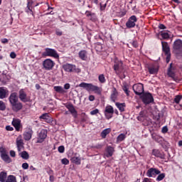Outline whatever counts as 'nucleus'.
<instances>
[{"label": "nucleus", "instance_id": "680f3d73", "mask_svg": "<svg viewBox=\"0 0 182 182\" xmlns=\"http://www.w3.org/2000/svg\"><path fill=\"white\" fill-rule=\"evenodd\" d=\"M10 156L11 157H15L16 156V154L15 153V151H10Z\"/></svg>", "mask_w": 182, "mask_h": 182}, {"label": "nucleus", "instance_id": "412c9836", "mask_svg": "<svg viewBox=\"0 0 182 182\" xmlns=\"http://www.w3.org/2000/svg\"><path fill=\"white\" fill-rule=\"evenodd\" d=\"M65 107L69 110L70 113L73 116V117H77V111L75 109V107L72 104H68Z\"/></svg>", "mask_w": 182, "mask_h": 182}, {"label": "nucleus", "instance_id": "1a4fd4ad", "mask_svg": "<svg viewBox=\"0 0 182 182\" xmlns=\"http://www.w3.org/2000/svg\"><path fill=\"white\" fill-rule=\"evenodd\" d=\"M104 114L107 120H110L112 117H113V114H114V109L112 105H107L105 107Z\"/></svg>", "mask_w": 182, "mask_h": 182}, {"label": "nucleus", "instance_id": "393cba45", "mask_svg": "<svg viewBox=\"0 0 182 182\" xmlns=\"http://www.w3.org/2000/svg\"><path fill=\"white\" fill-rule=\"evenodd\" d=\"M150 75H157L159 73V67L157 65H151L148 67Z\"/></svg>", "mask_w": 182, "mask_h": 182}, {"label": "nucleus", "instance_id": "a19ab883", "mask_svg": "<svg viewBox=\"0 0 182 182\" xmlns=\"http://www.w3.org/2000/svg\"><path fill=\"white\" fill-rule=\"evenodd\" d=\"M6 182H16V177L14 175H10L7 177Z\"/></svg>", "mask_w": 182, "mask_h": 182}, {"label": "nucleus", "instance_id": "13d9d810", "mask_svg": "<svg viewBox=\"0 0 182 182\" xmlns=\"http://www.w3.org/2000/svg\"><path fill=\"white\" fill-rule=\"evenodd\" d=\"M55 34L57 35V36H62L63 33L60 30H56L55 31Z\"/></svg>", "mask_w": 182, "mask_h": 182}, {"label": "nucleus", "instance_id": "79ce46f5", "mask_svg": "<svg viewBox=\"0 0 182 182\" xmlns=\"http://www.w3.org/2000/svg\"><path fill=\"white\" fill-rule=\"evenodd\" d=\"M98 80L100 83H106V78L105 77V75L101 74L98 77Z\"/></svg>", "mask_w": 182, "mask_h": 182}, {"label": "nucleus", "instance_id": "052dcab7", "mask_svg": "<svg viewBox=\"0 0 182 182\" xmlns=\"http://www.w3.org/2000/svg\"><path fill=\"white\" fill-rule=\"evenodd\" d=\"M10 58H11V59H15V58H16V54L15 53V52H11L10 53Z\"/></svg>", "mask_w": 182, "mask_h": 182}, {"label": "nucleus", "instance_id": "3c124183", "mask_svg": "<svg viewBox=\"0 0 182 182\" xmlns=\"http://www.w3.org/2000/svg\"><path fill=\"white\" fill-rule=\"evenodd\" d=\"M47 173L50 176H53V170H52V168H50V167H48L47 168Z\"/></svg>", "mask_w": 182, "mask_h": 182}, {"label": "nucleus", "instance_id": "473e14b6", "mask_svg": "<svg viewBox=\"0 0 182 182\" xmlns=\"http://www.w3.org/2000/svg\"><path fill=\"white\" fill-rule=\"evenodd\" d=\"M6 97V89L4 87H0V99Z\"/></svg>", "mask_w": 182, "mask_h": 182}, {"label": "nucleus", "instance_id": "aec40b11", "mask_svg": "<svg viewBox=\"0 0 182 182\" xmlns=\"http://www.w3.org/2000/svg\"><path fill=\"white\" fill-rule=\"evenodd\" d=\"M32 134H33V131L32 128H28L24 133H23V139L26 141H29L31 139H32Z\"/></svg>", "mask_w": 182, "mask_h": 182}, {"label": "nucleus", "instance_id": "f257e3e1", "mask_svg": "<svg viewBox=\"0 0 182 182\" xmlns=\"http://www.w3.org/2000/svg\"><path fill=\"white\" fill-rule=\"evenodd\" d=\"M9 100L13 112L18 113V112H21V110L23 109V104L19 101L18 93H11L10 96L9 97Z\"/></svg>", "mask_w": 182, "mask_h": 182}, {"label": "nucleus", "instance_id": "bf43d9fd", "mask_svg": "<svg viewBox=\"0 0 182 182\" xmlns=\"http://www.w3.org/2000/svg\"><path fill=\"white\" fill-rule=\"evenodd\" d=\"M64 89H65V90H68V89H70V84H69V83L65 84Z\"/></svg>", "mask_w": 182, "mask_h": 182}, {"label": "nucleus", "instance_id": "5fc2aeb1", "mask_svg": "<svg viewBox=\"0 0 182 182\" xmlns=\"http://www.w3.org/2000/svg\"><path fill=\"white\" fill-rule=\"evenodd\" d=\"M161 132L162 133H164V134H165V133H167L168 132V128L167 127V126L162 127Z\"/></svg>", "mask_w": 182, "mask_h": 182}, {"label": "nucleus", "instance_id": "20e7f679", "mask_svg": "<svg viewBox=\"0 0 182 182\" xmlns=\"http://www.w3.org/2000/svg\"><path fill=\"white\" fill-rule=\"evenodd\" d=\"M42 56L44 58H46V56H50L51 58L58 59V58H59V54H58V51L53 48H46L44 52L42 53Z\"/></svg>", "mask_w": 182, "mask_h": 182}, {"label": "nucleus", "instance_id": "de8ad7c7", "mask_svg": "<svg viewBox=\"0 0 182 182\" xmlns=\"http://www.w3.org/2000/svg\"><path fill=\"white\" fill-rule=\"evenodd\" d=\"M62 164H64L65 166H68L69 164V160L66 158H64L61 160Z\"/></svg>", "mask_w": 182, "mask_h": 182}, {"label": "nucleus", "instance_id": "4be33fe9", "mask_svg": "<svg viewBox=\"0 0 182 182\" xmlns=\"http://www.w3.org/2000/svg\"><path fill=\"white\" fill-rule=\"evenodd\" d=\"M33 4V1L32 0H28L27 1V6L25 9V11L27 14H29L30 15H33V11H32L33 7L32 5Z\"/></svg>", "mask_w": 182, "mask_h": 182}, {"label": "nucleus", "instance_id": "39448f33", "mask_svg": "<svg viewBox=\"0 0 182 182\" xmlns=\"http://www.w3.org/2000/svg\"><path fill=\"white\" fill-rule=\"evenodd\" d=\"M141 99L144 103V105H150V103H154V98L153 95L150 92H144L141 95Z\"/></svg>", "mask_w": 182, "mask_h": 182}, {"label": "nucleus", "instance_id": "4c0bfd02", "mask_svg": "<svg viewBox=\"0 0 182 182\" xmlns=\"http://www.w3.org/2000/svg\"><path fill=\"white\" fill-rule=\"evenodd\" d=\"M54 90L57 92V93H65V91L62 86H55Z\"/></svg>", "mask_w": 182, "mask_h": 182}, {"label": "nucleus", "instance_id": "37998d69", "mask_svg": "<svg viewBox=\"0 0 182 182\" xmlns=\"http://www.w3.org/2000/svg\"><path fill=\"white\" fill-rule=\"evenodd\" d=\"M164 177H166V173H164L158 174L156 181H161L164 178Z\"/></svg>", "mask_w": 182, "mask_h": 182}, {"label": "nucleus", "instance_id": "2f4dec72", "mask_svg": "<svg viewBox=\"0 0 182 182\" xmlns=\"http://www.w3.org/2000/svg\"><path fill=\"white\" fill-rule=\"evenodd\" d=\"M146 119V111L143 110L139 112V116L137 117L139 122H144Z\"/></svg>", "mask_w": 182, "mask_h": 182}, {"label": "nucleus", "instance_id": "5701e85b", "mask_svg": "<svg viewBox=\"0 0 182 182\" xmlns=\"http://www.w3.org/2000/svg\"><path fill=\"white\" fill-rule=\"evenodd\" d=\"M85 15L87 18H89L90 21H92V22L96 21V20L97 19V17L96 16V14L92 13V11H86Z\"/></svg>", "mask_w": 182, "mask_h": 182}, {"label": "nucleus", "instance_id": "c03bdc74", "mask_svg": "<svg viewBox=\"0 0 182 182\" xmlns=\"http://www.w3.org/2000/svg\"><path fill=\"white\" fill-rule=\"evenodd\" d=\"M122 90H124V92L127 95V96L130 95V91L129 90V87H127V85H124L122 87Z\"/></svg>", "mask_w": 182, "mask_h": 182}, {"label": "nucleus", "instance_id": "423d86ee", "mask_svg": "<svg viewBox=\"0 0 182 182\" xmlns=\"http://www.w3.org/2000/svg\"><path fill=\"white\" fill-rule=\"evenodd\" d=\"M113 69L117 75L123 72V61L119 60L117 58L114 59Z\"/></svg>", "mask_w": 182, "mask_h": 182}, {"label": "nucleus", "instance_id": "338daca9", "mask_svg": "<svg viewBox=\"0 0 182 182\" xmlns=\"http://www.w3.org/2000/svg\"><path fill=\"white\" fill-rule=\"evenodd\" d=\"M103 147V145L98 144L95 146V149H102Z\"/></svg>", "mask_w": 182, "mask_h": 182}, {"label": "nucleus", "instance_id": "9b49d317", "mask_svg": "<svg viewBox=\"0 0 182 182\" xmlns=\"http://www.w3.org/2000/svg\"><path fill=\"white\" fill-rule=\"evenodd\" d=\"M173 51L176 55H182V41L178 39L174 41L173 45Z\"/></svg>", "mask_w": 182, "mask_h": 182}, {"label": "nucleus", "instance_id": "ddd939ff", "mask_svg": "<svg viewBox=\"0 0 182 182\" xmlns=\"http://www.w3.org/2000/svg\"><path fill=\"white\" fill-rule=\"evenodd\" d=\"M18 97L21 100V102H23V103H28V102H29V97H28V95L25 92L24 89H21L18 91Z\"/></svg>", "mask_w": 182, "mask_h": 182}, {"label": "nucleus", "instance_id": "c9c22d12", "mask_svg": "<svg viewBox=\"0 0 182 182\" xmlns=\"http://www.w3.org/2000/svg\"><path fill=\"white\" fill-rule=\"evenodd\" d=\"M18 156H20V157H22L23 160H28V159H29V154H28L26 151L20 152Z\"/></svg>", "mask_w": 182, "mask_h": 182}, {"label": "nucleus", "instance_id": "6e6552de", "mask_svg": "<svg viewBox=\"0 0 182 182\" xmlns=\"http://www.w3.org/2000/svg\"><path fill=\"white\" fill-rule=\"evenodd\" d=\"M55 67V61L50 58H47L43 61V69L44 70H52Z\"/></svg>", "mask_w": 182, "mask_h": 182}, {"label": "nucleus", "instance_id": "b1692460", "mask_svg": "<svg viewBox=\"0 0 182 182\" xmlns=\"http://www.w3.org/2000/svg\"><path fill=\"white\" fill-rule=\"evenodd\" d=\"M41 120H44L46 123L52 122V117L49 115V113H44L40 116Z\"/></svg>", "mask_w": 182, "mask_h": 182}, {"label": "nucleus", "instance_id": "603ef678", "mask_svg": "<svg viewBox=\"0 0 182 182\" xmlns=\"http://www.w3.org/2000/svg\"><path fill=\"white\" fill-rule=\"evenodd\" d=\"M59 153H65V146H60L58 149Z\"/></svg>", "mask_w": 182, "mask_h": 182}, {"label": "nucleus", "instance_id": "58836bf2", "mask_svg": "<svg viewBox=\"0 0 182 182\" xmlns=\"http://www.w3.org/2000/svg\"><path fill=\"white\" fill-rule=\"evenodd\" d=\"M161 36L162 39H170V34L167 31L161 32Z\"/></svg>", "mask_w": 182, "mask_h": 182}, {"label": "nucleus", "instance_id": "8fccbe9b", "mask_svg": "<svg viewBox=\"0 0 182 182\" xmlns=\"http://www.w3.org/2000/svg\"><path fill=\"white\" fill-rule=\"evenodd\" d=\"M126 14H127L126 10L121 11L119 12V16H120V18H123V16H124Z\"/></svg>", "mask_w": 182, "mask_h": 182}, {"label": "nucleus", "instance_id": "49530a36", "mask_svg": "<svg viewBox=\"0 0 182 182\" xmlns=\"http://www.w3.org/2000/svg\"><path fill=\"white\" fill-rule=\"evenodd\" d=\"M5 109H6L5 103H4V101H0V110H5Z\"/></svg>", "mask_w": 182, "mask_h": 182}, {"label": "nucleus", "instance_id": "f03ea898", "mask_svg": "<svg viewBox=\"0 0 182 182\" xmlns=\"http://www.w3.org/2000/svg\"><path fill=\"white\" fill-rule=\"evenodd\" d=\"M79 87H83V89H85L87 92H95L98 95H100V93H102V91H100V87L94 85L92 83L81 82L79 85Z\"/></svg>", "mask_w": 182, "mask_h": 182}, {"label": "nucleus", "instance_id": "0e129e2a", "mask_svg": "<svg viewBox=\"0 0 182 182\" xmlns=\"http://www.w3.org/2000/svg\"><path fill=\"white\" fill-rule=\"evenodd\" d=\"M49 181H50V182L55 181V176H53V175H50V178H49Z\"/></svg>", "mask_w": 182, "mask_h": 182}, {"label": "nucleus", "instance_id": "69168bd1", "mask_svg": "<svg viewBox=\"0 0 182 182\" xmlns=\"http://www.w3.org/2000/svg\"><path fill=\"white\" fill-rule=\"evenodd\" d=\"M8 42H9L8 38L1 39V43H8Z\"/></svg>", "mask_w": 182, "mask_h": 182}, {"label": "nucleus", "instance_id": "f3484780", "mask_svg": "<svg viewBox=\"0 0 182 182\" xmlns=\"http://www.w3.org/2000/svg\"><path fill=\"white\" fill-rule=\"evenodd\" d=\"M63 69L65 72H69L71 73L72 72H76V65L73 64L66 63L63 66Z\"/></svg>", "mask_w": 182, "mask_h": 182}, {"label": "nucleus", "instance_id": "6ab92c4d", "mask_svg": "<svg viewBox=\"0 0 182 182\" xmlns=\"http://www.w3.org/2000/svg\"><path fill=\"white\" fill-rule=\"evenodd\" d=\"M114 154V148L112 146H107V147L105 148V152L104 154V156H105V157H112V156H113V154Z\"/></svg>", "mask_w": 182, "mask_h": 182}, {"label": "nucleus", "instance_id": "7ed1b4c3", "mask_svg": "<svg viewBox=\"0 0 182 182\" xmlns=\"http://www.w3.org/2000/svg\"><path fill=\"white\" fill-rule=\"evenodd\" d=\"M162 51L166 56V63L170 62V59H171V53L170 52V46H168V43L166 41H161Z\"/></svg>", "mask_w": 182, "mask_h": 182}, {"label": "nucleus", "instance_id": "9d476101", "mask_svg": "<svg viewBox=\"0 0 182 182\" xmlns=\"http://www.w3.org/2000/svg\"><path fill=\"white\" fill-rule=\"evenodd\" d=\"M132 89L137 96H141L144 93V86L141 83L134 84Z\"/></svg>", "mask_w": 182, "mask_h": 182}, {"label": "nucleus", "instance_id": "e2e57ef3", "mask_svg": "<svg viewBox=\"0 0 182 182\" xmlns=\"http://www.w3.org/2000/svg\"><path fill=\"white\" fill-rule=\"evenodd\" d=\"M88 99L90 102H93L95 100V95H90Z\"/></svg>", "mask_w": 182, "mask_h": 182}, {"label": "nucleus", "instance_id": "bb28decb", "mask_svg": "<svg viewBox=\"0 0 182 182\" xmlns=\"http://www.w3.org/2000/svg\"><path fill=\"white\" fill-rule=\"evenodd\" d=\"M78 56L81 59V60H87V51H86V50H80L78 53Z\"/></svg>", "mask_w": 182, "mask_h": 182}, {"label": "nucleus", "instance_id": "0eeeda50", "mask_svg": "<svg viewBox=\"0 0 182 182\" xmlns=\"http://www.w3.org/2000/svg\"><path fill=\"white\" fill-rule=\"evenodd\" d=\"M0 156L3 161H5V163H11L12 159L9 157V155H8V152L6 151V149L4 146H0Z\"/></svg>", "mask_w": 182, "mask_h": 182}, {"label": "nucleus", "instance_id": "09e8293b", "mask_svg": "<svg viewBox=\"0 0 182 182\" xmlns=\"http://www.w3.org/2000/svg\"><path fill=\"white\" fill-rule=\"evenodd\" d=\"M131 45L133 46V48H138L139 47V43H137L136 41H134L130 43Z\"/></svg>", "mask_w": 182, "mask_h": 182}, {"label": "nucleus", "instance_id": "864d4df0", "mask_svg": "<svg viewBox=\"0 0 182 182\" xmlns=\"http://www.w3.org/2000/svg\"><path fill=\"white\" fill-rule=\"evenodd\" d=\"M22 168H23V170H28V168H29V164L28 163H23L22 164Z\"/></svg>", "mask_w": 182, "mask_h": 182}, {"label": "nucleus", "instance_id": "72a5a7b5", "mask_svg": "<svg viewBox=\"0 0 182 182\" xmlns=\"http://www.w3.org/2000/svg\"><path fill=\"white\" fill-rule=\"evenodd\" d=\"M72 163H74V164H77L79 166L81 163L80 157L79 156H73L71 158Z\"/></svg>", "mask_w": 182, "mask_h": 182}, {"label": "nucleus", "instance_id": "ea45409f", "mask_svg": "<svg viewBox=\"0 0 182 182\" xmlns=\"http://www.w3.org/2000/svg\"><path fill=\"white\" fill-rule=\"evenodd\" d=\"M124 139H126V134H120L117 137V141L118 143H120L122 141H123V140H124Z\"/></svg>", "mask_w": 182, "mask_h": 182}, {"label": "nucleus", "instance_id": "c85d7f7f", "mask_svg": "<svg viewBox=\"0 0 182 182\" xmlns=\"http://www.w3.org/2000/svg\"><path fill=\"white\" fill-rule=\"evenodd\" d=\"M12 125L15 127L16 132H19L21 130V120L20 119H14L12 122Z\"/></svg>", "mask_w": 182, "mask_h": 182}, {"label": "nucleus", "instance_id": "dca6fc26", "mask_svg": "<svg viewBox=\"0 0 182 182\" xmlns=\"http://www.w3.org/2000/svg\"><path fill=\"white\" fill-rule=\"evenodd\" d=\"M47 136L48 131H46V129H41L38 134L37 143H43Z\"/></svg>", "mask_w": 182, "mask_h": 182}, {"label": "nucleus", "instance_id": "c756f323", "mask_svg": "<svg viewBox=\"0 0 182 182\" xmlns=\"http://www.w3.org/2000/svg\"><path fill=\"white\" fill-rule=\"evenodd\" d=\"M16 146L18 151H22L23 150V140L17 139L16 140Z\"/></svg>", "mask_w": 182, "mask_h": 182}, {"label": "nucleus", "instance_id": "a878e982", "mask_svg": "<svg viewBox=\"0 0 182 182\" xmlns=\"http://www.w3.org/2000/svg\"><path fill=\"white\" fill-rule=\"evenodd\" d=\"M118 96H119V92H117V90H116V88L114 87L112 89V92L111 97H110L112 102H113L114 103V102H116V100H117Z\"/></svg>", "mask_w": 182, "mask_h": 182}, {"label": "nucleus", "instance_id": "4d7b16f0", "mask_svg": "<svg viewBox=\"0 0 182 182\" xmlns=\"http://www.w3.org/2000/svg\"><path fill=\"white\" fill-rule=\"evenodd\" d=\"M6 130H7V132H13L14 127H12L11 125H7L6 126Z\"/></svg>", "mask_w": 182, "mask_h": 182}, {"label": "nucleus", "instance_id": "2eb2a0df", "mask_svg": "<svg viewBox=\"0 0 182 182\" xmlns=\"http://www.w3.org/2000/svg\"><path fill=\"white\" fill-rule=\"evenodd\" d=\"M161 171L156 168H150L146 171V176L147 177H153L154 178L156 177V176H159Z\"/></svg>", "mask_w": 182, "mask_h": 182}, {"label": "nucleus", "instance_id": "7c9ffc66", "mask_svg": "<svg viewBox=\"0 0 182 182\" xmlns=\"http://www.w3.org/2000/svg\"><path fill=\"white\" fill-rule=\"evenodd\" d=\"M115 106H117V109H119V112H121V113H123V112H124V109L126 107V103L116 102Z\"/></svg>", "mask_w": 182, "mask_h": 182}, {"label": "nucleus", "instance_id": "a211bd4d", "mask_svg": "<svg viewBox=\"0 0 182 182\" xmlns=\"http://www.w3.org/2000/svg\"><path fill=\"white\" fill-rule=\"evenodd\" d=\"M152 156L158 157L159 159H161L162 160H164V159H166V155H164V152L159 149H153Z\"/></svg>", "mask_w": 182, "mask_h": 182}, {"label": "nucleus", "instance_id": "774afa93", "mask_svg": "<svg viewBox=\"0 0 182 182\" xmlns=\"http://www.w3.org/2000/svg\"><path fill=\"white\" fill-rule=\"evenodd\" d=\"M159 29H166V26H164V24H159Z\"/></svg>", "mask_w": 182, "mask_h": 182}, {"label": "nucleus", "instance_id": "f704fd0d", "mask_svg": "<svg viewBox=\"0 0 182 182\" xmlns=\"http://www.w3.org/2000/svg\"><path fill=\"white\" fill-rule=\"evenodd\" d=\"M110 132H112V129H110V128H107V129H104L101 132L102 139H106V136H107V134H109V133H110Z\"/></svg>", "mask_w": 182, "mask_h": 182}, {"label": "nucleus", "instance_id": "6e6d98bb", "mask_svg": "<svg viewBox=\"0 0 182 182\" xmlns=\"http://www.w3.org/2000/svg\"><path fill=\"white\" fill-rule=\"evenodd\" d=\"M97 113H99V110L97 109H95L90 112V114L92 116H95V114H97Z\"/></svg>", "mask_w": 182, "mask_h": 182}, {"label": "nucleus", "instance_id": "e433bc0d", "mask_svg": "<svg viewBox=\"0 0 182 182\" xmlns=\"http://www.w3.org/2000/svg\"><path fill=\"white\" fill-rule=\"evenodd\" d=\"M8 174L5 171H1L0 173V182H5L6 180V176Z\"/></svg>", "mask_w": 182, "mask_h": 182}, {"label": "nucleus", "instance_id": "4468645a", "mask_svg": "<svg viewBox=\"0 0 182 182\" xmlns=\"http://www.w3.org/2000/svg\"><path fill=\"white\" fill-rule=\"evenodd\" d=\"M176 67L173 65V63H171L169 65V67L167 70V75L169 77H171L173 80H176Z\"/></svg>", "mask_w": 182, "mask_h": 182}, {"label": "nucleus", "instance_id": "f8f14e48", "mask_svg": "<svg viewBox=\"0 0 182 182\" xmlns=\"http://www.w3.org/2000/svg\"><path fill=\"white\" fill-rule=\"evenodd\" d=\"M136 22H137V17L134 15L130 16L126 23V27L128 29H132L136 26Z\"/></svg>", "mask_w": 182, "mask_h": 182}, {"label": "nucleus", "instance_id": "a18cd8bd", "mask_svg": "<svg viewBox=\"0 0 182 182\" xmlns=\"http://www.w3.org/2000/svg\"><path fill=\"white\" fill-rule=\"evenodd\" d=\"M182 99V95H176L173 102H175L176 103V105H178V103H180V101Z\"/></svg>", "mask_w": 182, "mask_h": 182}, {"label": "nucleus", "instance_id": "cd10ccee", "mask_svg": "<svg viewBox=\"0 0 182 182\" xmlns=\"http://www.w3.org/2000/svg\"><path fill=\"white\" fill-rule=\"evenodd\" d=\"M151 137L153 140H154V141H156V143H159L160 144L163 143V137L160 136L157 134L156 133L151 134Z\"/></svg>", "mask_w": 182, "mask_h": 182}]
</instances>
